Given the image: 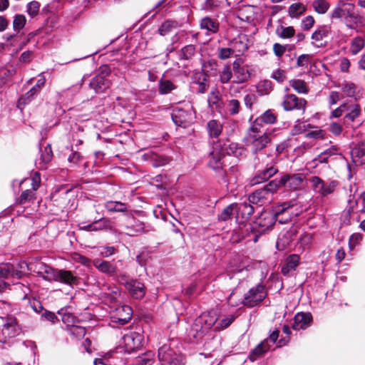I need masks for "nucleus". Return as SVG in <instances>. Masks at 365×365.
<instances>
[{
    "label": "nucleus",
    "mask_w": 365,
    "mask_h": 365,
    "mask_svg": "<svg viewBox=\"0 0 365 365\" xmlns=\"http://www.w3.org/2000/svg\"><path fill=\"white\" fill-rule=\"evenodd\" d=\"M292 202H285L279 206L277 212L272 213L271 212H264L254 222L257 232L262 233L266 230L270 229L275 222L276 215L284 212L287 209L293 206Z\"/></svg>",
    "instance_id": "1"
},
{
    "label": "nucleus",
    "mask_w": 365,
    "mask_h": 365,
    "mask_svg": "<svg viewBox=\"0 0 365 365\" xmlns=\"http://www.w3.org/2000/svg\"><path fill=\"white\" fill-rule=\"evenodd\" d=\"M110 73V69L108 66H101L99 73L91 79L90 87L97 93L105 92L110 85V81L107 78Z\"/></svg>",
    "instance_id": "2"
},
{
    "label": "nucleus",
    "mask_w": 365,
    "mask_h": 365,
    "mask_svg": "<svg viewBox=\"0 0 365 365\" xmlns=\"http://www.w3.org/2000/svg\"><path fill=\"white\" fill-rule=\"evenodd\" d=\"M277 190L274 180L264 185L263 188L258 189L249 196V201L252 204H262L269 201L271 195Z\"/></svg>",
    "instance_id": "3"
},
{
    "label": "nucleus",
    "mask_w": 365,
    "mask_h": 365,
    "mask_svg": "<svg viewBox=\"0 0 365 365\" xmlns=\"http://www.w3.org/2000/svg\"><path fill=\"white\" fill-rule=\"evenodd\" d=\"M143 336L138 331H129L122 338V345L125 351L130 353L143 346Z\"/></svg>",
    "instance_id": "4"
},
{
    "label": "nucleus",
    "mask_w": 365,
    "mask_h": 365,
    "mask_svg": "<svg viewBox=\"0 0 365 365\" xmlns=\"http://www.w3.org/2000/svg\"><path fill=\"white\" fill-rule=\"evenodd\" d=\"M305 180V175L302 173L294 174L292 175H283L279 180H274L276 185H277V190L287 185L292 190H299L303 187L304 181Z\"/></svg>",
    "instance_id": "5"
},
{
    "label": "nucleus",
    "mask_w": 365,
    "mask_h": 365,
    "mask_svg": "<svg viewBox=\"0 0 365 365\" xmlns=\"http://www.w3.org/2000/svg\"><path fill=\"white\" fill-rule=\"evenodd\" d=\"M269 135L270 133L267 132L263 133L262 135L248 133L246 138L247 145L250 147L253 153H257L270 143Z\"/></svg>",
    "instance_id": "6"
},
{
    "label": "nucleus",
    "mask_w": 365,
    "mask_h": 365,
    "mask_svg": "<svg viewBox=\"0 0 365 365\" xmlns=\"http://www.w3.org/2000/svg\"><path fill=\"white\" fill-rule=\"evenodd\" d=\"M309 181L314 191L322 196L332 193L336 186V182H325L318 176H312Z\"/></svg>",
    "instance_id": "7"
},
{
    "label": "nucleus",
    "mask_w": 365,
    "mask_h": 365,
    "mask_svg": "<svg viewBox=\"0 0 365 365\" xmlns=\"http://www.w3.org/2000/svg\"><path fill=\"white\" fill-rule=\"evenodd\" d=\"M266 294L264 287L259 284L250 289L248 293L245 294L243 304L250 307H255L265 298Z\"/></svg>",
    "instance_id": "8"
},
{
    "label": "nucleus",
    "mask_w": 365,
    "mask_h": 365,
    "mask_svg": "<svg viewBox=\"0 0 365 365\" xmlns=\"http://www.w3.org/2000/svg\"><path fill=\"white\" fill-rule=\"evenodd\" d=\"M133 311L130 306L124 305L116 308L111 314V323L124 325L132 317Z\"/></svg>",
    "instance_id": "9"
},
{
    "label": "nucleus",
    "mask_w": 365,
    "mask_h": 365,
    "mask_svg": "<svg viewBox=\"0 0 365 365\" xmlns=\"http://www.w3.org/2000/svg\"><path fill=\"white\" fill-rule=\"evenodd\" d=\"M208 76L202 71H197L192 76L191 88L196 93H203L208 88Z\"/></svg>",
    "instance_id": "10"
},
{
    "label": "nucleus",
    "mask_w": 365,
    "mask_h": 365,
    "mask_svg": "<svg viewBox=\"0 0 365 365\" xmlns=\"http://www.w3.org/2000/svg\"><path fill=\"white\" fill-rule=\"evenodd\" d=\"M282 106L285 110H302L304 112L307 101L304 98H299L294 94L287 95L282 102Z\"/></svg>",
    "instance_id": "11"
},
{
    "label": "nucleus",
    "mask_w": 365,
    "mask_h": 365,
    "mask_svg": "<svg viewBox=\"0 0 365 365\" xmlns=\"http://www.w3.org/2000/svg\"><path fill=\"white\" fill-rule=\"evenodd\" d=\"M158 359L162 365H179L174 351L168 345H163L159 349Z\"/></svg>",
    "instance_id": "12"
},
{
    "label": "nucleus",
    "mask_w": 365,
    "mask_h": 365,
    "mask_svg": "<svg viewBox=\"0 0 365 365\" xmlns=\"http://www.w3.org/2000/svg\"><path fill=\"white\" fill-rule=\"evenodd\" d=\"M297 227H292L284 233H281L277 242V248L283 250L287 248L297 239Z\"/></svg>",
    "instance_id": "13"
},
{
    "label": "nucleus",
    "mask_w": 365,
    "mask_h": 365,
    "mask_svg": "<svg viewBox=\"0 0 365 365\" xmlns=\"http://www.w3.org/2000/svg\"><path fill=\"white\" fill-rule=\"evenodd\" d=\"M101 297L106 302H115L120 297V291L114 284H104L101 286Z\"/></svg>",
    "instance_id": "14"
},
{
    "label": "nucleus",
    "mask_w": 365,
    "mask_h": 365,
    "mask_svg": "<svg viewBox=\"0 0 365 365\" xmlns=\"http://www.w3.org/2000/svg\"><path fill=\"white\" fill-rule=\"evenodd\" d=\"M233 83H242L250 78L248 70L240 64L238 61H235L232 64Z\"/></svg>",
    "instance_id": "15"
},
{
    "label": "nucleus",
    "mask_w": 365,
    "mask_h": 365,
    "mask_svg": "<svg viewBox=\"0 0 365 365\" xmlns=\"http://www.w3.org/2000/svg\"><path fill=\"white\" fill-rule=\"evenodd\" d=\"M312 316L309 312L298 313L295 315L292 328L295 330L305 329L310 326Z\"/></svg>",
    "instance_id": "16"
},
{
    "label": "nucleus",
    "mask_w": 365,
    "mask_h": 365,
    "mask_svg": "<svg viewBox=\"0 0 365 365\" xmlns=\"http://www.w3.org/2000/svg\"><path fill=\"white\" fill-rule=\"evenodd\" d=\"M126 289L133 298L137 299H142L145 294V287L143 283L138 279L131 281Z\"/></svg>",
    "instance_id": "17"
},
{
    "label": "nucleus",
    "mask_w": 365,
    "mask_h": 365,
    "mask_svg": "<svg viewBox=\"0 0 365 365\" xmlns=\"http://www.w3.org/2000/svg\"><path fill=\"white\" fill-rule=\"evenodd\" d=\"M331 17L332 19H344L345 17H354V6L344 4L341 6L335 8Z\"/></svg>",
    "instance_id": "18"
},
{
    "label": "nucleus",
    "mask_w": 365,
    "mask_h": 365,
    "mask_svg": "<svg viewBox=\"0 0 365 365\" xmlns=\"http://www.w3.org/2000/svg\"><path fill=\"white\" fill-rule=\"evenodd\" d=\"M22 272L16 269L14 264L11 263L0 264V277L9 278L16 277L19 279L22 277Z\"/></svg>",
    "instance_id": "19"
},
{
    "label": "nucleus",
    "mask_w": 365,
    "mask_h": 365,
    "mask_svg": "<svg viewBox=\"0 0 365 365\" xmlns=\"http://www.w3.org/2000/svg\"><path fill=\"white\" fill-rule=\"evenodd\" d=\"M55 281L69 286H73L77 284L78 279L71 271L58 269Z\"/></svg>",
    "instance_id": "20"
},
{
    "label": "nucleus",
    "mask_w": 365,
    "mask_h": 365,
    "mask_svg": "<svg viewBox=\"0 0 365 365\" xmlns=\"http://www.w3.org/2000/svg\"><path fill=\"white\" fill-rule=\"evenodd\" d=\"M202 319L205 329H210L212 326H217L218 322V312L217 310H211L207 313H203L200 316ZM216 329V327L215 328Z\"/></svg>",
    "instance_id": "21"
},
{
    "label": "nucleus",
    "mask_w": 365,
    "mask_h": 365,
    "mask_svg": "<svg viewBox=\"0 0 365 365\" xmlns=\"http://www.w3.org/2000/svg\"><path fill=\"white\" fill-rule=\"evenodd\" d=\"M355 212L365 213V192L356 201L349 200L346 214L351 215Z\"/></svg>",
    "instance_id": "22"
},
{
    "label": "nucleus",
    "mask_w": 365,
    "mask_h": 365,
    "mask_svg": "<svg viewBox=\"0 0 365 365\" xmlns=\"http://www.w3.org/2000/svg\"><path fill=\"white\" fill-rule=\"evenodd\" d=\"M93 264L99 271L110 276H114L117 272L116 267L108 261L96 259Z\"/></svg>",
    "instance_id": "23"
},
{
    "label": "nucleus",
    "mask_w": 365,
    "mask_h": 365,
    "mask_svg": "<svg viewBox=\"0 0 365 365\" xmlns=\"http://www.w3.org/2000/svg\"><path fill=\"white\" fill-rule=\"evenodd\" d=\"M277 172V169L274 166H270L262 170L257 175H256L252 180V185L259 184L264 181L267 180L272 177Z\"/></svg>",
    "instance_id": "24"
},
{
    "label": "nucleus",
    "mask_w": 365,
    "mask_h": 365,
    "mask_svg": "<svg viewBox=\"0 0 365 365\" xmlns=\"http://www.w3.org/2000/svg\"><path fill=\"white\" fill-rule=\"evenodd\" d=\"M271 345L268 344V340H264L259 344H258L250 353V359L252 361H255L259 357L262 356L266 353L269 349Z\"/></svg>",
    "instance_id": "25"
},
{
    "label": "nucleus",
    "mask_w": 365,
    "mask_h": 365,
    "mask_svg": "<svg viewBox=\"0 0 365 365\" xmlns=\"http://www.w3.org/2000/svg\"><path fill=\"white\" fill-rule=\"evenodd\" d=\"M339 149L336 145H331L328 149L321 153L316 158L314 159L313 163L316 165L319 163H325L327 162L328 158L334 155L338 154Z\"/></svg>",
    "instance_id": "26"
},
{
    "label": "nucleus",
    "mask_w": 365,
    "mask_h": 365,
    "mask_svg": "<svg viewBox=\"0 0 365 365\" xmlns=\"http://www.w3.org/2000/svg\"><path fill=\"white\" fill-rule=\"evenodd\" d=\"M104 207L109 212H124L128 210L127 205L119 201H107Z\"/></svg>",
    "instance_id": "27"
},
{
    "label": "nucleus",
    "mask_w": 365,
    "mask_h": 365,
    "mask_svg": "<svg viewBox=\"0 0 365 365\" xmlns=\"http://www.w3.org/2000/svg\"><path fill=\"white\" fill-rule=\"evenodd\" d=\"M346 114L345 118L354 121L361 114V108L359 104L345 103Z\"/></svg>",
    "instance_id": "28"
},
{
    "label": "nucleus",
    "mask_w": 365,
    "mask_h": 365,
    "mask_svg": "<svg viewBox=\"0 0 365 365\" xmlns=\"http://www.w3.org/2000/svg\"><path fill=\"white\" fill-rule=\"evenodd\" d=\"M206 331L205 329L203 322L200 317H197L195 319L194 323L190 330L189 334L193 338H198Z\"/></svg>",
    "instance_id": "29"
},
{
    "label": "nucleus",
    "mask_w": 365,
    "mask_h": 365,
    "mask_svg": "<svg viewBox=\"0 0 365 365\" xmlns=\"http://www.w3.org/2000/svg\"><path fill=\"white\" fill-rule=\"evenodd\" d=\"M236 212L237 218L241 215L242 218L247 219L253 213L254 208L250 203L244 202L237 205Z\"/></svg>",
    "instance_id": "30"
},
{
    "label": "nucleus",
    "mask_w": 365,
    "mask_h": 365,
    "mask_svg": "<svg viewBox=\"0 0 365 365\" xmlns=\"http://www.w3.org/2000/svg\"><path fill=\"white\" fill-rule=\"evenodd\" d=\"M306 11V6L302 3H294L288 8V14L291 18H298Z\"/></svg>",
    "instance_id": "31"
},
{
    "label": "nucleus",
    "mask_w": 365,
    "mask_h": 365,
    "mask_svg": "<svg viewBox=\"0 0 365 365\" xmlns=\"http://www.w3.org/2000/svg\"><path fill=\"white\" fill-rule=\"evenodd\" d=\"M209 106L212 110H220L222 107V100L219 91H212L208 97Z\"/></svg>",
    "instance_id": "32"
},
{
    "label": "nucleus",
    "mask_w": 365,
    "mask_h": 365,
    "mask_svg": "<svg viewBox=\"0 0 365 365\" xmlns=\"http://www.w3.org/2000/svg\"><path fill=\"white\" fill-rule=\"evenodd\" d=\"M200 26L201 29L212 33H216L219 29L218 23L209 17H205L202 19Z\"/></svg>",
    "instance_id": "33"
},
{
    "label": "nucleus",
    "mask_w": 365,
    "mask_h": 365,
    "mask_svg": "<svg viewBox=\"0 0 365 365\" xmlns=\"http://www.w3.org/2000/svg\"><path fill=\"white\" fill-rule=\"evenodd\" d=\"M24 265L27 267L28 270L33 271L34 272H36L38 276H40L42 274L46 264L41 261H36L35 263L31 262L29 264H26V262H23L19 264L20 268H23Z\"/></svg>",
    "instance_id": "34"
},
{
    "label": "nucleus",
    "mask_w": 365,
    "mask_h": 365,
    "mask_svg": "<svg viewBox=\"0 0 365 365\" xmlns=\"http://www.w3.org/2000/svg\"><path fill=\"white\" fill-rule=\"evenodd\" d=\"M207 128L211 137L217 138L222 132V125L217 120H212L208 122Z\"/></svg>",
    "instance_id": "35"
},
{
    "label": "nucleus",
    "mask_w": 365,
    "mask_h": 365,
    "mask_svg": "<svg viewBox=\"0 0 365 365\" xmlns=\"http://www.w3.org/2000/svg\"><path fill=\"white\" fill-rule=\"evenodd\" d=\"M276 34L282 38H289L294 36L295 30L293 26H283L282 25L276 29Z\"/></svg>",
    "instance_id": "36"
},
{
    "label": "nucleus",
    "mask_w": 365,
    "mask_h": 365,
    "mask_svg": "<svg viewBox=\"0 0 365 365\" xmlns=\"http://www.w3.org/2000/svg\"><path fill=\"white\" fill-rule=\"evenodd\" d=\"M38 93L36 88H31L24 96L19 99L18 107L23 109V107L30 103Z\"/></svg>",
    "instance_id": "37"
},
{
    "label": "nucleus",
    "mask_w": 365,
    "mask_h": 365,
    "mask_svg": "<svg viewBox=\"0 0 365 365\" xmlns=\"http://www.w3.org/2000/svg\"><path fill=\"white\" fill-rule=\"evenodd\" d=\"M219 78L220 81L223 84L227 83L233 78L232 69L230 66L225 65L223 66L219 71Z\"/></svg>",
    "instance_id": "38"
},
{
    "label": "nucleus",
    "mask_w": 365,
    "mask_h": 365,
    "mask_svg": "<svg viewBox=\"0 0 365 365\" xmlns=\"http://www.w3.org/2000/svg\"><path fill=\"white\" fill-rule=\"evenodd\" d=\"M153 362L154 354L152 351H148L139 356L134 365H152Z\"/></svg>",
    "instance_id": "39"
},
{
    "label": "nucleus",
    "mask_w": 365,
    "mask_h": 365,
    "mask_svg": "<svg viewBox=\"0 0 365 365\" xmlns=\"http://www.w3.org/2000/svg\"><path fill=\"white\" fill-rule=\"evenodd\" d=\"M222 154L219 152L213 151L210 153V159L209 160V166L213 170H217L222 168Z\"/></svg>",
    "instance_id": "40"
},
{
    "label": "nucleus",
    "mask_w": 365,
    "mask_h": 365,
    "mask_svg": "<svg viewBox=\"0 0 365 365\" xmlns=\"http://www.w3.org/2000/svg\"><path fill=\"white\" fill-rule=\"evenodd\" d=\"M176 88V86L169 80L161 79L159 81V93L162 95L168 94Z\"/></svg>",
    "instance_id": "41"
},
{
    "label": "nucleus",
    "mask_w": 365,
    "mask_h": 365,
    "mask_svg": "<svg viewBox=\"0 0 365 365\" xmlns=\"http://www.w3.org/2000/svg\"><path fill=\"white\" fill-rule=\"evenodd\" d=\"M257 232L255 224L251 225L250 223H245L240 226L237 230V234L241 238H245L246 236L250 235V232Z\"/></svg>",
    "instance_id": "42"
},
{
    "label": "nucleus",
    "mask_w": 365,
    "mask_h": 365,
    "mask_svg": "<svg viewBox=\"0 0 365 365\" xmlns=\"http://www.w3.org/2000/svg\"><path fill=\"white\" fill-rule=\"evenodd\" d=\"M312 6L315 11L320 14H325L329 8V4L326 0H314Z\"/></svg>",
    "instance_id": "43"
},
{
    "label": "nucleus",
    "mask_w": 365,
    "mask_h": 365,
    "mask_svg": "<svg viewBox=\"0 0 365 365\" xmlns=\"http://www.w3.org/2000/svg\"><path fill=\"white\" fill-rule=\"evenodd\" d=\"M237 210V205L231 204L227 206L219 215L218 219L222 221H226L230 219L234 214V212Z\"/></svg>",
    "instance_id": "44"
},
{
    "label": "nucleus",
    "mask_w": 365,
    "mask_h": 365,
    "mask_svg": "<svg viewBox=\"0 0 365 365\" xmlns=\"http://www.w3.org/2000/svg\"><path fill=\"white\" fill-rule=\"evenodd\" d=\"M364 47V41L361 37H356L352 39L350 46V52L356 55Z\"/></svg>",
    "instance_id": "45"
},
{
    "label": "nucleus",
    "mask_w": 365,
    "mask_h": 365,
    "mask_svg": "<svg viewBox=\"0 0 365 365\" xmlns=\"http://www.w3.org/2000/svg\"><path fill=\"white\" fill-rule=\"evenodd\" d=\"M235 317L232 314L220 317L218 314V322L216 329H225L229 327L234 321Z\"/></svg>",
    "instance_id": "46"
},
{
    "label": "nucleus",
    "mask_w": 365,
    "mask_h": 365,
    "mask_svg": "<svg viewBox=\"0 0 365 365\" xmlns=\"http://www.w3.org/2000/svg\"><path fill=\"white\" fill-rule=\"evenodd\" d=\"M351 157L356 163H363L362 157L365 154V150L360 145L355 146L351 152Z\"/></svg>",
    "instance_id": "47"
},
{
    "label": "nucleus",
    "mask_w": 365,
    "mask_h": 365,
    "mask_svg": "<svg viewBox=\"0 0 365 365\" xmlns=\"http://www.w3.org/2000/svg\"><path fill=\"white\" fill-rule=\"evenodd\" d=\"M26 23V19L23 14H16L14 16L13 21V29L15 31L19 32L21 30Z\"/></svg>",
    "instance_id": "48"
},
{
    "label": "nucleus",
    "mask_w": 365,
    "mask_h": 365,
    "mask_svg": "<svg viewBox=\"0 0 365 365\" xmlns=\"http://www.w3.org/2000/svg\"><path fill=\"white\" fill-rule=\"evenodd\" d=\"M52 158V150L51 148L49 145L44 148L43 152L41 155V158L39 159V164L41 165V168H43V166L47 164L48 162L51 160Z\"/></svg>",
    "instance_id": "49"
},
{
    "label": "nucleus",
    "mask_w": 365,
    "mask_h": 365,
    "mask_svg": "<svg viewBox=\"0 0 365 365\" xmlns=\"http://www.w3.org/2000/svg\"><path fill=\"white\" fill-rule=\"evenodd\" d=\"M257 119L261 123L272 124L275 123L277 116L271 110H267L260 117L257 118Z\"/></svg>",
    "instance_id": "50"
},
{
    "label": "nucleus",
    "mask_w": 365,
    "mask_h": 365,
    "mask_svg": "<svg viewBox=\"0 0 365 365\" xmlns=\"http://www.w3.org/2000/svg\"><path fill=\"white\" fill-rule=\"evenodd\" d=\"M57 272L58 269H54L46 264L40 277L48 281H55Z\"/></svg>",
    "instance_id": "51"
},
{
    "label": "nucleus",
    "mask_w": 365,
    "mask_h": 365,
    "mask_svg": "<svg viewBox=\"0 0 365 365\" xmlns=\"http://www.w3.org/2000/svg\"><path fill=\"white\" fill-rule=\"evenodd\" d=\"M290 86L299 93H307L308 92L307 86L304 81L299 79L292 81Z\"/></svg>",
    "instance_id": "52"
},
{
    "label": "nucleus",
    "mask_w": 365,
    "mask_h": 365,
    "mask_svg": "<svg viewBox=\"0 0 365 365\" xmlns=\"http://www.w3.org/2000/svg\"><path fill=\"white\" fill-rule=\"evenodd\" d=\"M98 231L103 230H111L113 229V226L111 225V221L108 218L101 217L97 220H96Z\"/></svg>",
    "instance_id": "53"
},
{
    "label": "nucleus",
    "mask_w": 365,
    "mask_h": 365,
    "mask_svg": "<svg viewBox=\"0 0 365 365\" xmlns=\"http://www.w3.org/2000/svg\"><path fill=\"white\" fill-rule=\"evenodd\" d=\"M342 91L348 97H354L356 93V87L352 83H345L341 86Z\"/></svg>",
    "instance_id": "54"
},
{
    "label": "nucleus",
    "mask_w": 365,
    "mask_h": 365,
    "mask_svg": "<svg viewBox=\"0 0 365 365\" xmlns=\"http://www.w3.org/2000/svg\"><path fill=\"white\" fill-rule=\"evenodd\" d=\"M40 4L36 1H32L26 6V11L31 17H34L38 14Z\"/></svg>",
    "instance_id": "55"
},
{
    "label": "nucleus",
    "mask_w": 365,
    "mask_h": 365,
    "mask_svg": "<svg viewBox=\"0 0 365 365\" xmlns=\"http://www.w3.org/2000/svg\"><path fill=\"white\" fill-rule=\"evenodd\" d=\"M171 117L173 121L177 126H181V125L182 124V112L180 108H174L173 110Z\"/></svg>",
    "instance_id": "56"
},
{
    "label": "nucleus",
    "mask_w": 365,
    "mask_h": 365,
    "mask_svg": "<svg viewBox=\"0 0 365 365\" xmlns=\"http://www.w3.org/2000/svg\"><path fill=\"white\" fill-rule=\"evenodd\" d=\"M126 230H128L127 235L134 236L143 232L144 231V227L141 222H137L133 227L126 226Z\"/></svg>",
    "instance_id": "57"
},
{
    "label": "nucleus",
    "mask_w": 365,
    "mask_h": 365,
    "mask_svg": "<svg viewBox=\"0 0 365 365\" xmlns=\"http://www.w3.org/2000/svg\"><path fill=\"white\" fill-rule=\"evenodd\" d=\"M34 195V191L31 190H26L22 192L20 197L18 198V203L23 205L29 202Z\"/></svg>",
    "instance_id": "58"
},
{
    "label": "nucleus",
    "mask_w": 365,
    "mask_h": 365,
    "mask_svg": "<svg viewBox=\"0 0 365 365\" xmlns=\"http://www.w3.org/2000/svg\"><path fill=\"white\" fill-rule=\"evenodd\" d=\"M328 31L326 28L322 27L316 30L312 35V39L315 41H322L327 36Z\"/></svg>",
    "instance_id": "59"
},
{
    "label": "nucleus",
    "mask_w": 365,
    "mask_h": 365,
    "mask_svg": "<svg viewBox=\"0 0 365 365\" xmlns=\"http://www.w3.org/2000/svg\"><path fill=\"white\" fill-rule=\"evenodd\" d=\"M227 109L231 115H235L240 110V102L236 99H232L229 101Z\"/></svg>",
    "instance_id": "60"
},
{
    "label": "nucleus",
    "mask_w": 365,
    "mask_h": 365,
    "mask_svg": "<svg viewBox=\"0 0 365 365\" xmlns=\"http://www.w3.org/2000/svg\"><path fill=\"white\" fill-rule=\"evenodd\" d=\"M173 27H175V22L166 21L159 28V33L160 35L165 36Z\"/></svg>",
    "instance_id": "61"
},
{
    "label": "nucleus",
    "mask_w": 365,
    "mask_h": 365,
    "mask_svg": "<svg viewBox=\"0 0 365 365\" xmlns=\"http://www.w3.org/2000/svg\"><path fill=\"white\" fill-rule=\"evenodd\" d=\"M299 257L297 255H291L287 259L286 264H288V267H290V269H294L299 264Z\"/></svg>",
    "instance_id": "62"
},
{
    "label": "nucleus",
    "mask_w": 365,
    "mask_h": 365,
    "mask_svg": "<svg viewBox=\"0 0 365 365\" xmlns=\"http://www.w3.org/2000/svg\"><path fill=\"white\" fill-rule=\"evenodd\" d=\"M314 24V19L312 16H307L302 21V29L305 31L309 30Z\"/></svg>",
    "instance_id": "63"
},
{
    "label": "nucleus",
    "mask_w": 365,
    "mask_h": 365,
    "mask_svg": "<svg viewBox=\"0 0 365 365\" xmlns=\"http://www.w3.org/2000/svg\"><path fill=\"white\" fill-rule=\"evenodd\" d=\"M262 123L257 118L252 123V126L250 129L248 133H257V135H260L259 133L262 131Z\"/></svg>",
    "instance_id": "64"
}]
</instances>
